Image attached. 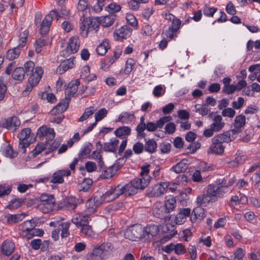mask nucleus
<instances>
[{"label":"nucleus","instance_id":"27","mask_svg":"<svg viewBox=\"0 0 260 260\" xmlns=\"http://www.w3.org/2000/svg\"><path fill=\"white\" fill-rule=\"evenodd\" d=\"M131 128L129 126H122L119 127L114 131L115 135L119 138L124 139L125 136L131 135Z\"/></svg>","mask_w":260,"mask_h":260},{"label":"nucleus","instance_id":"23","mask_svg":"<svg viewBox=\"0 0 260 260\" xmlns=\"http://www.w3.org/2000/svg\"><path fill=\"white\" fill-rule=\"evenodd\" d=\"M15 244L13 242L10 241H5L2 244L1 253L6 256L10 255L13 252Z\"/></svg>","mask_w":260,"mask_h":260},{"label":"nucleus","instance_id":"53","mask_svg":"<svg viewBox=\"0 0 260 260\" xmlns=\"http://www.w3.org/2000/svg\"><path fill=\"white\" fill-rule=\"evenodd\" d=\"M25 74L30 75L33 73L35 69V63L32 61H28L24 64Z\"/></svg>","mask_w":260,"mask_h":260},{"label":"nucleus","instance_id":"28","mask_svg":"<svg viewBox=\"0 0 260 260\" xmlns=\"http://www.w3.org/2000/svg\"><path fill=\"white\" fill-rule=\"evenodd\" d=\"M222 120V118L221 115H217L214 116V122L210 125V126L215 131V132L220 131L224 127L225 123Z\"/></svg>","mask_w":260,"mask_h":260},{"label":"nucleus","instance_id":"12","mask_svg":"<svg viewBox=\"0 0 260 260\" xmlns=\"http://www.w3.org/2000/svg\"><path fill=\"white\" fill-rule=\"evenodd\" d=\"M151 177L147 176L143 177V178H135L132 180L129 183L135 187L137 188V190L144 189L149 184Z\"/></svg>","mask_w":260,"mask_h":260},{"label":"nucleus","instance_id":"2","mask_svg":"<svg viewBox=\"0 0 260 260\" xmlns=\"http://www.w3.org/2000/svg\"><path fill=\"white\" fill-rule=\"evenodd\" d=\"M114 249V246L109 242L103 243L100 245L94 247L91 255L92 258L103 260L108 258Z\"/></svg>","mask_w":260,"mask_h":260},{"label":"nucleus","instance_id":"26","mask_svg":"<svg viewBox=\"0 0 260 260\" xmlns=\"http://www.w3.org/2000/svg\"><path fill=\"white\" fill-rule=\"evenodd\" d=\"M79 203L78 200L73 197L67 198L64 202V207L68 210H73L75 209L78 204Z\"/></svg>","mask_w":260,"mask_h":260},{"label":"nucleus","instance_id":"58","mask_svg":"<svg viewBox=\"0 0 260 260\" xmlns=\"http://www.w3.org/2000/svg\"><path fill=\"white\" fill-rule=\"evenodd\" d=\"M53 11H50L48 14L46 15L41 25L50 27L53 17L51 16Z\"/></svg>","mask_w":260,"mask_h":260},{"label":"nucleus","instance_id":"43","mask_svg":"<svg viewBox=\"0 0 260 260\" xmlns=\"http://www.w3.org/2000/svg\"><path fill=\"white\" fill-rule=\"evenodd\" d=\"M135 116L133 114H130L127 112H123L119 115L116 122H121L122 123H127V119L134 118Z\"/></svg>","mask_w":260,"mask_h":260},{"label":"nucleus","instance_id":"50","mask_svg":"<svg viewBox=\"0 0 260 260\" xmlns=\"http://www.w3.org/2000/svg\"><path fill=\"white\" fill-rule=\"evenodd\" d=\"M120 9V6L115 3H111L105 8V10L109 12L110 14H114L119 12Z\"/></svg>","mask_w":260,"mask_h":260},{"label":"nucleus","instance_id":"41","mask_svg":"<svg viewBox=\"0 0 260 260\" xmlns=\"http://www.w3.org/2000/svg\"><path fill=\"white\" fill-rule=\"evenodd\" d=\"M31 132L30 128L26 127L22 130L18 134V138L19 141L22 142L27 140V138L29 137Z\"/></svg>","mask_w":260,"mask_h":260},{"label":"nucleus","instance_id":"48","mask_svg":"<svg viewBox=\"0 0 260 260\" xmlns=\"http://www.w3.org/2000/svg\"><path fill=\"white\" fill-rule=\"evenodd\" d=\"M93 181L91 179L84 178L82 183L81 184V190L87 191L91 188Z\"/></svg>","mask_w":260,"mask_h":260},{"label":"nucleus","instance_id":"37","mask_svg":"<svg viewBox=\"0 0 260 260\" xmlns=\"http://www.w3.org/2000/svg\"><path fill=\"white\" fill-rule=\"evenodd\" d=\"M125 197H131L138 192L137 188L134 187L129 182L124 185Z\"/></svg>","mask_w":260,"mask_h":260},{"label":"nucleus","instance_id":"56","mask_svg":"<svg viewBox=\"0 0 260 260\" xmlns=\"http://www.w3.org/2000/svg\"><path fill=\"white\" fill-rule=\"evenodd\" d=\"M22 216L23 215L22 214L10 215L7 217V221L14 223H17L22 220Z\"/></svg>","mask_w":260,"mask_h":260},{"label":"nucleus","instance_id":"1","mask_svg":"<svg viewBox=\"0 0 260 260\" xmlns=\"http://www.w3.org/2000/svg\"><path fill=\"white\" fill-rule=\"evenodd\" d=\"M80 29L81 33H83V36L87 37L88 32L89 31H93L96 33L99 28L100 24H101L100 19L96 18H86L82 16L80 18Z\"/></svg>","mask_w":260,"mask_h":260},{"label":"nucleus","instance_id":"18","mask_svg":"<svg viewBox=\"0 0 260 260\" xmlns=\"http://www.w3.org/2000/svg\"><path fill=\"white\" fill-rule=\"evenodd\" d=\"M212 144L207 150L208 154L221 155L223 153L224 147L222 144L218 142H215L213 139Z\"/></svg>","mask_w":260,"mask_h":260},{"label":"nucleus","instance_id":"4","mask_svg":"<svg viewBox=\"0 0 260 260\" xmlns=\"http://www.w3.org/2000/svg\"><path fill=\"white\" fill-rule=\"evenodd\" d=\"M142 226L140 224H136L128 229L125 232V237L132 241H137V239L143 240Z\"/></svg>","mask_w":260,"mask_h":260},{"label":"nucleus","instance_id":"20","mask_svg":"<svg viewBox=\"0 0 260 260\" xmlns=\"http://www.w3.org/2000/svg\"><path fill=\"white\" fill-rule=\"evenodd\" d=\"M79 84L80 82L78 79L70 82L65 91L66 95H67V97L70 98L71 96H74L78 90V87Z\"/></svg>","mask_w":260,"mask_h":260},{"label":"nucleus","instance_id":"49","mask_svg":"<svg viewBox=\"0 0 260 260\" xmlns=\"http://www.w3.org/2000/svg\"><path fill=\"white\" fill-rule=\"evenodd\" d=\"M5 151V156L11 158H15L18 155V152L13 150L10 144L7 146Z\"/></svg>","mask_w":260,"mask_h":260},{"label":"nucleus","instance_id":"19","mask_svg":"<svg viewBox=\"0 0 260 260\" xmlns=\"http://www.w3.org/2000/svg\"><path fill=\"white\" fill-rule=\"evenodd\" d=\"M176 201L174 198L172 197L166 201H165V205H164V209H165V214H168L171 211H173L175 208L176 207ZM167 216L166 215H161L158 216V218L162 219L165 217H167Z\"/></svg>","mask_w":260,"mask_h":260},{"label":"nucleus","instance_id":"6","mask_svg":"<svg viewBox=\"0 0 260 260\" xmlns=\"http://www.w3.org/2000/svg\"><path fill=\"white\" fill-rule=\"evenodd\" d=\"M143 240L150 242L153 240L159 231L158 226L154 224H148L145 228H143Z\"/></svg>","mask_w":260,"mask_h":260},{"label":"nucleus","instance_id":"54","mask_svg":"<svg viewBox=\"0 0 260 260\" xmlns=\"http://www.w3.org/2000/svg\"><path fill=\"white\" fill-rule=\"evenodd\" d=\"M217 9L215 7H210L207 5L203 8V13L205 16L213 17L214 14L217 11Z\"/></svg>","mask_w":260,"mask_h":260},{"label":"nucleus","instance_id":"47","mask_svg":"<svg viewBox=\"0 0 260 260\" xmlns=\"http://www.w3.org/2000/svg\"><path fill=\"white\" fill-rule=\"evenodd\" d=\"M44 234V231L42 229H33L29 233L26 234V237L27 239H30L32 238L34 236H37L39 237H42Z\"/></svg>","mask_w":260,"mask_h":260},{"label":"nucleus","instance_id":"9","mask_svg":"<svg viewBox=\"0 0 260 260\" xmlns=\"http://www.w3.org/2000/svg\"><path fill=\"white\" fill-rule=\"evenodd\" d=\"M79 46L78 39L72 37L69 41L67 48L60 52V55L68 57L70 54L75 53L78 51Z\"/></svg>","mask_w":260,"mask_h":260},{"label":"nucleus","instance_id":"3","mask_svg":"<svg viewBox=\"0 0 260 260\" xmlns=\"http://www.w3.org/2000/svg\"><path fill=\"white\" fill-rule=\"evenodd\" d=\"M206 195L212 202H215L218 198H222L226 190H223L217 184H211L204 190Z\"/></svg>","mask_w":260,"mask_h":260},{"label":"nucleus","instance_id":"44","mask_svg":"<svg viewBox=\"0 0 260 260\" xmlns=\"http://www.w3.org/2000/svg\"><path fill=\"white\" fill-rule=\"evenodd\" d=\"M192 215L197 216L200 220H203L206 216L205 209L200 207L194 208L192 212Z\"/></svg>","mask_w":260,"mask_h":260},{"label":"nucleus","instance_id":"45","mask_svg":"<svg viewBox=\"0 0 260 260\" xmlns=\"http://www.w3.org/2000/svg\"><path fill=\"white\" fill-rule=\"evenodd\" d=\"M46 147V144L43 143H40L36 146L35 148L33 149L29 154H32V157H35L37 155L39 154L45 150Z\"/></svg>","mask_w":260,"mask_h":260},{"label":"nucleus","instance_id":"55","mask_svg":"<svg viewBox=\"0 0 260 260\" xmlns=\"http://www.w3.org/2000/svg\"><path fill=\"white\" fill-rule=\"evenodd\" d=\"M197 202L198 204L202 205L204 204L212 202V201L206 195V192L204 190L202 195L199 196L197 197Z\"/></svg>","mask_w":260,"mask_h":260},{"label":"nucleus","instance_id":"35","mask_svg":"<svg viewBox=\"0 0 260 260\" xmlns=\"http://www.w3.org/2000/svg\"><path fill=\"white\" fill-rule=\"evenodd\" d=\"M185 161H187V160L184 159L182 160L176 165L173 166L171 170L176 173H180L184 172L187 169V164L184 162Z\"/></svg>","mask_w":260,"mask_h":260},{"label":"nucleus","instance_id":"30","mask_svg":"<svg viewBox=\"0 0 260 260\" xmlns=\"http://www.w3.org/2000/svg\"><path fill=\"white\" fill-rule=\"evenodd\" d=\"M36 226V224L33 219L26 220L23 222L20 226V230L23 232L29 233Z\"/></svg>","mask_w":260,"mask_h":260},{"label":"nucleus","instance_id":"52","mask_svg":"<svg viewBox=\"0 0 260 260\" xmlns=\"http://www.w3.org/2000/svg\"><path fill=\"white\" fill-rule=\"evenodd\" d=\"M191 188L190 187H187L185 188L183 190H182L180 193V197L183 199L180 201L181 204H182V205H184V204H186V200L188 199V194H190L191 192Z\"/></svg>","mask_w":260,"mask_h":260},{"label":"nucleus","instance_id":"31","mask_svg":"<svg viewBox=\"0 0 260 260\" xmlns=\"http://www.w3.org/2000/svg\"><path fill=\"white\" fill-rule=\"evenodd\" d=\"M110 48L108 40H104L96 47V51L98 55H104Z\"/></svg>","mask_w":260,"mask_h":260},{"label":"nucleus","instance_id":"17","mask_svg":"<svg viewBox=\"0 0 260 260\" xmlns=\"http://www.w3.org/2000/svg\"><path fill=\"white\" fill-rule=\"evenodd\" d=\"M162 232L167 234L162 238V240L164 242L169 240L177 233V231L175 230V226L171 224H167L164 226L162 228Z\"/></svg>","mask_w":260,"mask_h":260},{"label":"nucleus","instance_id":"64","mask_svg":"<svg viewBox=\"0 0 260 260\" xmlns=\"http://www.w3.org/2000/svg\"><path fill=\"white\" fill-rule=\"evenodd\" d=\"M144 147L143 143L137 142L133 145V150L136 154H140L144 151Z\"/></svg>","mask_w":260,"mask_h":260},{"label":"nucleus","instance_id":"60","mask_svg":"<svg viewBox=\"0 0 260 260\" xmlns=\"http://www.w3.org/2000/svg\"><path fill=\"white\" fill-rule=\"evenodd\" d=\"M49 128H48L46 126H42L38 129L37 132V135L39 138H41L44 136L47 135L49 134V132H50L49 131Z\"/></svg>","mask_w":260,"mask_h":260},{"label":"nucleus","instance_id":"14","mask_svg":"<svg viewBox=\"0 0 260 260\" xmlns=\"http://www.w3.org/2000/svg\"><path fill=\"white\" fill-rule=\"evenodd\" d=\"M71 98L66 96L62 99L51 110L52 114L56 115L64 112L68 109Z\"/></svg>","mask_w":260,"mask_h":260},{"label":"nucleus","instance_id":"13","mask_svg":"<svg viewBox=\"0 0 260 260\" xmlns=\"http://www.w3.org/2000/svg\"><path fill=\"white\" fill-rule=\"evenodd\" d=\"M71 174V172L69 170H58L53 173V177L50 180V182L55 184L62 183L64 182L63 177L64 176H69Z\"/></svg>","mask_w":260,"mask_h":260},{"label":"nucleus","instance_id":"32","mask_svg":"<svg viewBox=\"0 0 260 260\" xmlns=\"http://www.w3.org/2000/svg\"><path fill=\"white\" fill-rule=\"evenodd\" d=\"M13 78L19 81H22L24 79L25 71L22 67L16 68L12 73Z\"/></svg>","mask_w":260,"mask_h":260},{"label":"nucleus","instance_id":"21","mask_svg":"<svg viewBox=\"0 0 260 260\" xmlns=\"http://www.w3.org/2000/svg\"><path fill=\"white\" fill-rule=\"evenodd\" d=\"M116 18L115 14H110L108 15L99 17L97 19H100L101 24L104 27H109L112 25Z\"/></svg>","mask_w":260,"mask_h":260},{"label":"nucleus","instance_id":"25","mask_svg":"<svg viewBox=\"0 0 260 260\" xmlns=\"http://www.w3.org/2000/svg\"><path fill=\"white\" fill-rule=\"evenodd\" d=\"M212 139L215 142H218L222 144L223 143H228L232 141V138L231 137V132L226 131L223 134H220L214 136Z\"/></svg>","mask_w":260,"mask_h":260},{"label":"nucleus","instance_id":"8","mask_svg":"<svg viewBox=\"0 0 260 260\" xmlns=\"http://www.w3.org/2000/svg\"><path fill=\"white\" fill-rule=\"evenodd\" d=\"M103 202H108V200L103 198V194L101 195L100 193L96 192L93 195L92 198L89 199L87 201L86 206L88 209L95 210Z\"/></svg>","mask_w":260,"mask_h":260},{"label":"nucleus","instance_id":"11","mask_svg":"<svg viewBox=\"0 0 260 260\" xmlns=\"http://www.w3.org/2000/svg\"><path fill=\"white\" fill-rule=\"evenodd\" d=\"M132 31L133 29L126 25L121 26L114 32L117 37L116 40L122 41L123 39H126L131 35Z\"/></svg>","mask_w":260,"mask_h":260},{"label":"nucleus","instance_id":"15","mask_svg":"<svg viewBox=\"0 0 260 260\" xmlns=\"http://www.w3.org/2000/svg\"><path fill=\"white\" fill-rule=\"evenodd\" d=\"M191 210L189 208H180L178 213L175 216L176 223L182 224L185 222L186 217L190 215Z\"/></svg>","mask_w":260,"mask_h":260},{"label":"nucleus","instance_id":"29","mask_svg":"<svg viewBox=\"0 0 260 260\" xmlns=\"http://www.w3.org/2000/svg\"><path fill=\"white\" fill-rule=\"evenodd\" d=\"M144 140L145 141V145H144V150L150 153L155 152L157 148V143L153 139L147 140L146 138Z\"/></svg>","mask_w":260,"mask_h":260},{"label":"nucleus","instance_id":"7","mask_svg":"<svg viewBox=\"0 0 260 260\" xmlns=\"http://www.w3.org/2000/svg\"><path fill=\"white\" fill-rule=\"evenodd\" d=\"M165 183H160L149 187L146 191V196L149 198L158 197L164 194L166 191V187L164 185Z\"/></svg>","mask_w":260,"mask_h":260},{"label":"nucleus","instance_id":"46","mask_svg":"<svg viewBox=\"0 0 260 260\" xmlns=\"http://www.w3.org/2000/svg\"><path fill=\"white\" fill-rule=\"evenodd\" d=\"M135 64V61L132 58H129L126 61L125 68L124 69V74L126 75H129L133 71L134 66Z\"/></svg>","mask_w":260,"mask_h":260},{"label":"nucleus","instance_id":"36","mask_svg":"<svg viewBox=\"0 0 260 260\" xmlns=\"http://www.w3.org/2000/svg\"><path fill=\"white\" fill-rule=\"evenodd\" d=\"M25 201H26V198H15L9 202V204L7 205V208L11 209H17L18 207H20L22 204Z\"/></svg>","mask_w":260,"mask_h":260},{"label":"nucleus","instance_id":"61","mask_svg":"<svg viewBox=\"0 0 260 260\" xmlns=\"http://www.w3.org/2000/svg\"><path fill=\"white\" fill-rule=\"evenodd\" d=\"M181 24V21L178 18H175L172 22V24L170 26L169 28L174 31H177L180 28Z\"/></svg>","mask_w":260,"mask_h":260},{"label":"nucleus","instance_id":"33","mask_svg":"<svg viewBox=\"0 0 260 260\" xmlns=\"http://www.w3.org/2000/svg\"><path fill=\"white\" fill-rule=\"evenodd\" d=\"M20 47L17 46L12 49H9L6 53V59L13 60L18 58L20 53Z\"/></svg>","mask_w":260,"mask_h":260},{"label":"nucleus","instance_id":"57","mask_svg":"<svg viewBox=\"0 0 260 260\" xmlns=\"http://www.w3.org/2000/svg\"><path fill=\"white\" fill-rule=\"evenodd\" d=\"M113 166H111L108 170H105L101 175V177L103 179H108L114 176V173L113 171Z\"/></svg>","mask_w":260,"mask_h":260},{"label":"nucleus","instance_id":"63","mask_svg":"<svg viewBox=\"0 0 260 260\" xmlns=\"http://www.w3.org/2000/svg\"><path fill=\"white\" fill-rule=\"evenodd\" d=\"M236 112L234 109L231 108H228L223 109L221 112L222 115L224 117H233L235 115Z\"/></svg>","mask_w":260,"mask_h":260},{"label":"nucleus","instance_id":"59","mask_svg":"<svg viewBox=\"0 0 260 260\" xmlns=\"http://www.w3.org/2000/svg\"><path fill=\"white\" fill-rule=\"evenodd\" d=\"M126 19L127 23L135 27L137 26L138 21L136 17L132 14H127L126 16Z\"/></svg>","mask_w":260,"mask_h":260},{"label":"nucleus","instance_id":"22","mask_svg":"<svg viewBox=\"0 0 260 260\" xmlns=\"http://www.w3.org/2000/svg\"><path fill=\"white\" fill-rule=\"evenodd\" d=\"M110 142L104 143L103 150L105 152L116 153L117 146L119 144V140L116 138H113L110 139Z\"/></svg>","mask_w":260,"mask_h":260},{"label":"nucleus","instance_id":"42","mask_svg":"<svg viewBox=\"0 0 260 260\" xmlns=\"http://www.w3.org/2000/svg\"><path fill=\"white\" fill-rule=\"evenodd\" d=\"M95 111V110L94 109V107L92 106L86 108L82 116L79 118L78 121L82 122L84 120L87 119L90 116L94 113Z\"/></svg>","mask_w":260,"mask_h":260},{"label":"nucleus","instance_id":"62","mask_svg":"<svg viewBox=\"0 0 260 260\" xmlns=\"http://www.w3.org/2000/svg\"><path fill=\"white\" fill-rule=\"evenodd\" d=\"M30 75V76L28 80V83L35 86L39 82L40 79H41V76L32 74Z\"/></svg>","mask_w":260,"mask_h":260},{"label":"nucleus","instance_id":"5","mask_svg":"<svg viewBox=\"0 0 260 260\" xmlns=\"http://www.w3.org/2000/svg\"><path fill=\"white\" fill-rule=\"evenodd\" d=\"M121 195L125 197L124 185L118 184L114 188L111 186L108 190L103 193V198L108 200L109 202L118 198Z\"/></svg>","mask_w":260,"mask_h":260},{"label":"nucleus","instance_id":"51","mask_svg":"<svg viewBox=\"0 0 260 260\" xmlns=\"http://www.w3.org/2000/svg\"><path fill=\"white\" fill-rule=\"evenodd\" d=\"M108 113L107 110L105 108H102L100 109L98 112L95 114V122H97L102 120L105 117Z\"/></svg>","mask_w":260,"mask_h":260},{"label":"nucleus","instance_id":"39","mask_svg":"<svg viewBox=\"0 0 260 260\" xmlns=\"http://www.w3.org/2000/svg\"><path fill=\"white\" fill-rule=\"evenodd\" d=\"M246 123V117L245 116L240 114L237 116L235 117L234 120V125L235 128H240L242 127L245 125Z\"/></svg>","mask_w":260,"mask_h":260},{"label":"nucleus","instance_id":"34","mask_svg":"<svg viewBox=\"0 0 260 260\" xmlns=\"http://www.w3.org/2000/svg\"><path fill=\"white\" fill-rule=\"evenodd\" d=\"M121 53L122 49L119 47H116L115 49V51H114L113 56L107 57L106 58L105 61L108 62V63H109V65L112 64L117 59L119 58L121 54Z\"/></svg>","mask_w":260,"mask_h":260},{"label":"nucleus","instance_id":"24","mask_svg":"<svg viewBox=\"0 0 260 260\" xmlns=\"http://www.w3.org/2000/svg\"><path fill=\"white\" fill-rule=\"evenodd\" d=\"M39 201L44 202V205L49 206L50 208H53L55 204V199L52 194L46 193H42L39 197Z\"/></svg>","mask_w":260,"mask_h":260},{"label":"nucleus","instance_id":"40","mask_svg":"<svg viewBox=\"0 0 260 260\" xmlns=\"http://www.w3.org/2000/svg\"><path fill=\"white\" fill-rule=\"evenodd\" d=\"M80 232L85 236L90 237H92L94 235L92 226L89 224L81 225Z\"/></svg>","mask_w":260,"mask_h":260},{"label":"nucleus","instance_id":"38","mask_svg":"<svg viewBox=\"0 0 260 260\" xmlns=\"http://www.w3.org/2000/svg\"><path fill=\"white\" fill-rule=\"evenodd\" d=\"M92 147V145L91 143H88L86 146H85L79 153V158L81 159L87 157L91 152Z\"/></svg>","mask_w":260,"mask_h":260},{"label":"nucleus","instance_id":"16","mask_svg":"<svg viewBox=\"0 0 260 260\" xmlns=\"http://www.w3.org/2000/svg\"><path fill=\"white\" fill-rule=\"evenodd\" d=\"M74 59V57H72L62 61L56 69V73L61 75L69 69L73 68L74 65L73 62Z\"/></svg>","mask_w":260,"mask_h":260},{"label":"nucleus","instance_id":"10","mask_svg":"<svg viewBox=\"0 0 260 260\" xmlns=\"http://www.w3.org/2000/svg\"><path fill=\"white\" fill-rule=\"evenodd\" d=\"M20 124L19 118L16 116H12L7 119H2L0 121V126L6 128L8 130L14 131Z\"/></svg>","mask_w":260,"mask_h":260}]
</instances>
